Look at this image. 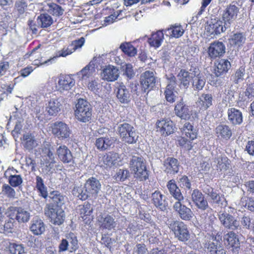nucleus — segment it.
Listing matches in <instances>:
<instances>
[{"mask_svg":"<svg viewBox=\"0 0 254 254\" xmlns=\"http://www.w3.org/2000/svg\"><path fill=\"white\" fill-rule=\"evenodd\" d=\"M8 220H6L4 227L6 230H11L14 227V223H26L30 218V213L24 208L20 206H10L8 207L5 213Z\"/></svg>","mask_w":254,"mask_h":254,"instance_id":"nucleus-1","label":"nucleus"},{"mask_svg":"<svg viewBox=\"0 0 254 254\" xmlns=\"http://www.w3.org/2000/svg\"><path fill=\"white\" fill-rule=\"evenodd\" d=\"M169 228L173 232L175 237L180 242L186 243L188 242L189 246L193 249L197 246L198 240L195 237L190 239V234L187 225L181 221H172L169 225Z\"/></svg>","mask_w":254,"mask_h":254,"instance_id":"nucleus-2","label":"nucleus"},{"mask_svg":"<svg viewBox=\"0 0 254 254\" xmlns=\"http://www.w3.org/2000/svg\"><path fill=\"white\" fill-rule=\"evenodd\" d=\"M180 129L184 136L178 139V144L182 148L190 151L193 147L192 141L197 138V131L189 122H186Z\"/></svg>","mask_w":254,"mask_h":254,"instance_id":"nucleus-3","label":"nucleus"},{"mask_svg":"<svg viewBox=\"0 0 254 254\" xmlns=\"http://www.w3.org/2000/svg\"><path fill=\"white\" fill-rule=\"evenodd\" d=\"M129 168L136 179L144 181L149 178V171L147 169L146 162L142 157L132 156L130 161Z\"/></svg>","mask_w":254,"mask_h":254,"instance_id":"nucleus-4","label":"nucleus"},{"mask_svg":"<svg viewBox=\"0 0 254 254\" xmlns=\"http://www.w3.org/2000/svg\"><path fill=\"white\" fill-rule=\"evenodd\" d=\"M45 214L55 225H61L64 221L65 214L62 207L54 204H47L44 210Z\"/></svg>","mask_w":254,"mask_h":254,"instance_id":"nucleus-5","label":"nucleus"},{"mask_svg":"<svg viewBox=\"0 0 254 254\" xmlns=\"http://www.w3.org/2000/svg\"><path fill=\"white\" fill-rule=\"evenodd\" d=\"M75 116L80 122L86 123L91 119L92 108L90 104L83 99H79L76 105Z\"/></svg>","mask_w":254,"mask_h":254,"instance_id":"nucleus-6","label":"nucleus"},{"mask_svg":"<svg viewBox=\"0 0 254 254\" xmlns=\"http://www.w3.org/2000/svg\"><path fill=\"white\" fill-rule=\"evenodd\" d=\"M51 128L53 134L60 140L69 138L71 134L68 126L62 121H57L52 124Z\"/></svg>","mask_w":254,"mask_h":254,"instance_id":"nucleus-7","label":"nucleus"},{"mask_svg":"<svg viewBox=\"0 0 254 254\" xmlns=\"http://www.w3.org/2000/svg\"><path fill=\"white\" fill-rule=\"evenodd\" d=\"M133 127L127 123H124L118 127V131L122 140L129 144L136 142L137 136Z\"/></svg>","mask_w":254,"mask_h":254,"instance_id":"nucleus-8","label":"nucleus"},{"mask_svg":"<svg viewBox=\"0 0 254 254\" xmlns=\"http://www.w3.org/2000/svg\"><path fill=\"white\" fill-rule=\"evenodd\" d=\"M229 27L218 18L211 19L206 23L205 30L208 36H216L224 32Z\"/></svg>","mask_w":254,"mask_h":254,"instance_id":"nucleus-9","label":"nucleus"},{"mask_svg":"<svg viewBox=\"0 0 254 254\" xmlns=\"http://www.w3.org/2000/svg\"><path fill=\"white\" fill-rule=\"evenodd\" d=\"M156 128L162 136H167L174 132L175 126L171 120L162 119L157 121Z\"/></svg>","mask_w":254,"mask_h":254,"instance_id":"nucleus-10","label":"nucleus"},{"mask_svg":"<svg viewBox=\"0 0 254 254\" xmlns=\"http://www.w3.org/2000/svg\"><path fill=\"white\" fill-rule=\"evenodd\" d=\"M239 11V8L235 4H230L227 5L222 14V19L224 23L229 27L237 18Z\"/></svg>","mask_w":254,"mask_h":254,"instance_id":"nucleus-11","label":"nucleus"},{"mask_svg":"<svg viewBox=\"0 0 254 254\" xmlns=\"http://www.w3.org/2000/svg\"><path fill=\"white\" fill-rule=\"evenodd\" d=\"M226 47L223 42L215 41L211 43L207 49L209 58L215 60L222 57L225 53Z\"/></svg>","mask_w":254,"mask_h":254,"instance_id":"nucleus-12","label":"nucleus"},{"mask_svg":"<svg viewBox=\"0 0 254 254\" xmlns=\"http://www.w3.org/2000/svg\"><path fill=\"white\" fill-rule=\"evenodd\" d=\"M140 82L143 92L151 90L156 82L153 72L149 70L144 72L140 76Z\"/></svg>","mask_w":254,"mask_h":254,"instance_id":"nucleus-13","label":"nucleus"},{"mask_svg":"<svg viewBox=\"0 0 254 254\" xmlns=\"http://www.w3.org/2000/svg\"><path fill=\"white\" fill-rule=\"evenodd\" d=\"M56 154L64 164L73 163L74 158L71 151L65 145H61L57 148Z\"/></svg>","mask_w":254,"mask_h":254,"instance_id":"nucleus-14","label":"nucleus"},{"mask_svg":"<svg viewBox=\"0 0 254 254\" xmlns=\"http://www.w3.org/2000/svg\"><path fill=\"white\" fill-rule=\"evenodd\" d=\"M213 101V98L211 94H202L195 102L199 113L204 112L209 108L212 105Z\"/></svg>","mask_w":254,"mask_h":254,"instance_id":"nucleus-15","label":"nucleus"},{"mask_svg":"<svg viewBox=\"0 0 254 254\" xmlns=\"http://www.w3.org/2000/svg\"><path fill=\"white\" fill-rule=\"evenodd\" d=\"M174 111L177 117L185 120H190L192 114V111L190 110L189 107L184 103L183 99L177 102Z\"/></svg>","mask_w":254,"mask_h":254,"instance_id":"nucleus-16","label":"nucleus"},{"mask_svg":"<svg viewBox=\"0 0 254 254\" xmlns=\"http://www.w3.org/2000/svg\"><path fill=\"white\" fill-rule=\"evenodd\" d=\"M17 172L13 167L8 168L4 173V177L8 181L9 184L13 188L20 186L23 183V179L20 175H15Z\"/></svg>","mask_w":254,"mask_h":254,"instance_id":"nucleus-17","label":"nucleus"},{"mask_svg":"<svg viewBox=\"0 0 254 254\" xmlns=\"http://www.w3.org/2000/svg\"><path fill=\"white\" fill-rule=\"evenodd\" d=\"M219 219L226 228L235 230L238 229L240 226L239 221L229 213L224 212L220 214Z\"/></svg>","mask_w":254,"mask_h":254,"instance_id":"nucleus-18","label":"nucleus"},{"mask_svg":"<svg viewBox=\"0 0 254 254\" xmlns=\"http://www.w3.org/2000/svg\"><path fill=\"white\" fill-rule=\"evenodd\" d=\"M173 208L182 220L189 221L191 220L193 216L192 210L186 205H183L181 201L175 202L173 205Z\"/></svg>","mask_w":254,"mask_h":254,"instance_id":"nucleus-19","label":"nucleus"},{"mask_svg":"<svg viewBox=\"0 0 254 254\" xmlns=\"http://www.w3.org/2000/svg\"><path fill=\"white\" fill-rule=\"evenodd\" d=\"M164 172L167 174L175 175L178 173L180 167L178 160L173 157H169L163 162Z\"/></svg>","mask_w":254,"mask_h":254,"instance_id":"nucleus-20","label":"nucleus"},{"mask_svg":"<svg viewBox=\"0 0 254 254\" xmlns=\"http://www.w3.org/2000/svg\"><path fill=\"white\" fill-rule=\"evenodd\" d=\"M115 91L120 102L123 104H127L129 102L131 95L130 91L123 83L118 84Z\"/></svg>","mask_w":254,"mask_h":254,"instance_id":"nucleus-21","label":"nucleus"},{"mask_svg":"<svg viewBox=\"0 0 254 254\" xmlns=\"http://www.w3.org/2000/svg\"><path fill=\"white\" fill-rule=\"evenodd\" d=\"M214 133L218 139L228 140L232 135V131L229 126L220 124L215 127Z\"/></svg>","mask_w":254,"mask_h":254,"instance_id":"nucleus-22","label":"nucleus"},{"mask_svg":"<svg viewBox=\"0 0 254 254\" xmlns=\"http://www.w3.org/2000/svg\"><path fill=\"white\" fill-rule=\"evenodd\" d=\"M194 74L186 69H181L177 75L180 87L188 89L194 77Z\"/></svg>","mask_w":254,"mask_h":254,"instance_id":"nucleus-23","label":"nucleus"},{"mask_svg":"<svg viewBox=\"0 0 254 254\" xmlns=\"http://www.w3.org/2000/svg\"><path fill=\"white\" fill-rule=\"evenodd\" d=\"M78 214L82 220L87 224L92 220V214L93 209L92 205L88 202H85L78 206Z\"/></svg>","mask_w":254,"mask_h":254,"instance_id":"nucleus-24","label":"nucleus"},{"mask_svg":"<svg viewBox=\"0 0 254 254\" xmlns=\"http://www.w3.org/2000/svg\"><path fill=\"white\" fill-rule=\"evenodd\" d=\"M231 66V63L228 60H218L215 63L214 73L217 77L221 76L226 74Z\"/></svg>","mask_w":254,"mask_h":254,"instance_id":"nucleus-25","label":"nucleus"},{"mask_svg":"<svg viewBox=\"0 0 254 254\" xmlns=\"http://www.w3.org/2000/svg\"><path fill=\"white\" fill-rule=\"evenodd\" d=\"M29 229L33 235L39 236L45 232V224L40 218L36 216L31 221Z\"/></svg>","mask_w":254,"mask_h":254,"instance_id":"nucleus-26","label":"nucleus"},{"mask_svg":"<svg viewBox=\"0 0 254 254\" xmlns=\"http://www.w3.org/2000/svg\"><path fill=\"white\" fill-rule=\"evenodd\" d=\"M193 202L197 207L202 210H205L208 207L207 200L201 191L194 190L191 194Z\"/></svg>","mask_w":254,"mask_h":254,"instance_id":"nucleus-27","label":"nucleus"},{"mask_svg":"<svg viewBox=\"0 0 254 254\" xmlns=\"http://www.w3.org/2000/svg\"><path fill=\"white\" fill-rule=\"evenodd\" d=\"M84 188L91 194L92 197L95 196L101 189V184L96 178L92 177L86 181Z\"/></svg>","mask_w":254,"mask_h":254,"instance_id":"nucleus-28","label":"nucleus"},{"mask_svg":"<svg viewBox=\"0 0 254 254\" xmlns=\"http://www.w3.org/2000/svg\"><path fill=\"white\" fill-rule=\"evenodd\" d=\"M164 34V30H159L153 32L147 39L149 46L155 49L159 48L163 42Z\"/></svg>","mask_w":254,"mask_h":254,"instance_id":"nucleus-29","label":"nucleus"},{"mask_svg":"<svg viewBox=\"0 0 254 254\" xmlns=\"http://www.w3.org/2000/svg\"><path fill=\"white\" fill-rule=\"evenodd\" d=\"M102 74L104 80L114 81L116 80L119 77V69L113 65H108L103 69Z\"/></svg>","mask_w":254,"mask_h":254,"instance_id":"nucleus-30","label":"nucleus"},{"mask_svg":"<svg viewBox=\"0 0 254 254\" xmlns=\"http://www.w3.org/2000/svg\"><path fill=\"white\" fill-rule=\"evenodd\" d=\"M164 31L166 36L175 38L181 37L185 32L183 27L178 24L171 25L169 28L164 29Z\"/></svg>","mask_w":254,"mask_h":254,"instance_id":"nucleus-31","label":"nucleus"},{"mask_svg":"<svg viewBox=\"0 0 254 254\" xmlns=\"http://www.w3.org/2000/svg\"><path fill=\"white\" fill-rule=\"evenodd\" d=\"M98 221L101 224V227L104 229L111 230L116 226L114 218L109 214L100 216Z\"/></svg>","mask_w":254,"mask_h":254,"instance_id":"nucleus-32","label":"nucleus"},{"mask_svg":"<svg viewBox=\"0 0 254 254\" xmlns=\"http://www.w3.org/2000/svg\"><path fill=\"white\" fill-rule=\"evenodd\" d=\"M62 99L60 98H52L48 102L47 111L50 115L56 116L61 111Z\"/></svg>","mask_w":254,"mask_h":254,"instance_id":"nucleus-33","label":"nucleus"},{"mask_svg":"<svg viewBox=\"0 0 254 254\" xmlns=\"http://www.w3.org/2000/svg\"><path fill=\"white\" fill-rule=\"evenodd\" d=\"M167 187L170 194L177 201L183 200L184 196L174 180H170L167 183Z\"/></svg>","mask_w":254,"mask_h":254,"instance_id":"nucleus-34","label":"nucleus"},{"mask_svg":"<svg viewBox=\"0 0 254 254\" xmlns=\"http://www.w3.org/2000/svg\"><path fill=\"white\" fill-rule=\"evenodd\" d=\"M225 244L229 248H237L240 247V242L238 235L234 232L230 231L224 236Z\"/></svg>","mask_w":254,"mask_h":254,"instance_id":"nucleus-35","label":"nucleus"},{"mask_svg":"<svg viewBox=\"0 0 254 254\" xmlns=\"http://www.w3.org/2000/svg\"><path fill=\"white\" fill-rule=\"evenodd\" d=\"M75 82L74 79L68 75L61 76L58 81L59 90H68L74 85Z\"/></svg>","mask_w":254,"mask_h":254,"instance_id":"nucleus-36","label":"nucleus"},{"mask_svg":"<svg viewBox=\"0 0 254 254\" xmlns=\"http://www.w3.org/2000/svg\"><path fill=\"white\" fill-rule=\"evenodd\" d=\"M246 41V37L242 32L233 34L228 39L229 44L232 47H240L243 45Z\"/></svg>","mask_w":254,"mask_h":254,"instance_id":"nucleus-37","label":"nucleus"},{"mask_svg":"<svg viewBox=\"0 0 254 254\" xmlns=\"http://www.w3.org/2000/svg\"><path fill=\"white\" fill-rule=\"evenodd\" d=\"M228 119L234 125H239L243 122L242 113L235 108H230L228 110Z\"/></svg>","mask_w":254,"mask_h":254,"instance_id":"nucleus-38","label":"nucleus"},{"mask_svg":"<svg viewBox=\"0 0 254 254\" xmlns=\"http://www.w3.org/2000/svg\"><path fill=\"white\" fill-rule=\"evenodd\" d=\"M46 7L48 13L54 17H60L64 11L61 6L53 2L48 3Z\"/></svg>","mask_w":254,"mask_h":254,"instance_id":"nucleus-39","label":"nucleus"},{"mask_svg":"<svg viewBox=\"0 0 254 254\" xmlns=\"http://www.w3.org/2000/svg\"><path fill=\"white\" fill-rule=\"evenodd\" d=\"M35 184V189L39 193V195L44 198H46L48 196V193L47 188L44 184L43 179L39 176H36Z\"/></svg>","mask_w":254,"mask_h":254,"instance_id":"nucleus-40","label":"nucleus"},{"mask_svg":"<svg viewBox=\"0 0 254 254\" xmlns=\"http://www.w3.org/2000/svg\"><path fill=\"white\" fill-rule=\"evenodd\" d=\"M22 140L24 147L28 150L33 149L37 145L34 136L30 133L23 134Z\"/></svg>","mask_w":254,"mask_h":254,"instance_id":"nucleus-41","label":"nucleus"},{"mask_svg":"<svg viewBox=\"0 0 254 254\" xmlns=\"http://www.w3.org/2000/svg\"><path fill=\"white\" fill-rule=\"evenodd\" d=\"M113 141L108 137H99L96 140L95 146L99 150L104 151L110 148Z\"/></svg>","mask_w":254,"mask_h":254,"instance_id":"nucleus-42","label":"nucleus"},{"mask_svg":"<svg viewBox=\"0 0 254 254\" xmlns=\"http://www.w3.org/2000/svg\"><path fill=\"white\" fill-rule=\"evenodd\" d=\"M37 23L42 28L50 26L53 23L51 16L47 13L41 14L37 18Z\"/></svg>","mask_w":254,"mask_h":254,"instance_id":"nucleus-43","label":"nucleus"},{"mask_svg":"<svg viewBox=\"0 0 254 254\" xmlns=\"http://www.w3.org/2000/svg\"><path fill=\"white\" fill-rule=\"evenodd\" d=\"M192 85L195 90H201L205 84V79L200 74H194V77L192 79Z\"/></svg>","mask_w":254,"mask_h":254,"instance_id":"nucleus-44","label":"nucleus"},{"mask_svg":"<svg viewBox=\"0 0 254 254\" xmlns=\"http://www.w3.org/2000/svg\"><path fill=\"white\" fill-rule=\"evenodd\" d=\"M120 48L123 53L129 57H134L136 55L137 49L131 43L125 42L122 43Z\"/></svg>","mask_w":254,"mask_h":254,"instance_id":"nucleus-45","label":"nucleus"},{"mask_svg":"<svg viewBox=\"0 0 254 254\" xmlns=\"http://www.w3.org/2000/svg\"><path fill=\"white\" fill-rule=\"evenodd\" d=\"M118 158V153L109 152L104 155L103 160L104 164L111 167L116 163Z\"/></svg>","mask_w":254,"mask_h":254,"instance_id":"nucleus-46","label":"nucleus"},{"mask_svg":"<svg viewBox=\"0 0 254 254\" xmlns=\"http://www.w3.org/2000/svg\"><path fill=\"white\" fill-rule=\"evenodd\" d=\"M163 197L164 196L161 192L159 190H156L151 194L152 202L156 207L161 209L163 208L164 201Z\"/></svg>","mask_w":254,"mask_h":254,"instance_id":"nucleus-47","label":"nucleus"},{"mask_svg":"<svg viewBox=\"0 0 254 254\" xmlns=\"http://www.w3.org/2000/svg\"><path fill=\"white\" fill-rule=\"evenodd\" d=\"M7 249L10 254H24L25 253V248L24 245L21 244L9 243Z\"/></svg>","mask_w":254,"mask_h":254,"instance_id":"nucleus-48","label":"nucleus"},{"mask_svg":"<svg viewBox=\"0 0 254 254\" xmlns=\"http://www.w3.org/2000/svg\"><path fill=\"white\" fill-rule=\"evenodd\" d=\"M66 240L70 245V252H75L78 248V241L76 235L72 232H70L66 235Z\"/></svg>","mask_w":254,"mask_h":254,"instance_id":"nucleus-49","label":"nucleus"},{"mask_svg":"<svg viewBox=\"0 0 254 254\" xmlns=\"http://www.w3.org/2000/svg\"><path fill=\"white\" fill-rule=\"evenodd\" d=\"M177 91L175 88L166 87L164 91L165 99L168 102L173 103L176 101Z\"/></svg>","mask_w":254,"mask_h":254,"instance_id":"nucleus-50","label":"nucleus"},{"mask_svg":"<svg viewBox=\"0 0 254 254\" xmlns=\"http://www.w3.org/2000/svg\"><path fill=\"white\" fill-rule=\"evenodd\" d=\"M123 12L122 10H118L114 11L113 13L105 17L104 20L105 24L109 25L113 23L116 19H121L123 18L122 13Z\"/></svg>","mask_w":254,"mask_h":254,"instance_id":"nucleus-51","label":"nucleus"},{"mask_svg":"<svg viewBox=\"0 0 254 254\" xmlns=\"http://www.w3.org/2000/svg\"><path fill=\"white\" fill-rule=\"evenodd\" d=\"M2 193L8 198H13L15 196V191L9 184H4L1 188Z\"/></svg>","mask_w":254,"mask_h":254,"instance_id":"nucleus-52","label":"nucleus"},{"mask_svg":"<svg viewBox=\"0 0 254 254\" xmlns=\"http://www.w3.org/2000/svg\"><path fill=\"white\" fill-rule=\"evenodd\" d=\"M91 65L89 64L86 65L78 73V75H81L82 80L88 78L92 74L93 71Z\"/></svg>","mask_w":254,"mask_h":254,"instance_id":"nucleus-53","label":"nucleus"},{"mask_svg":"<svg viewBox=\"0 0 254 254\" xmlns=\"http://www.w3.org/2000/svg\"><path fill=\"white\" fill-rule=\"evenodd\" d=\"M244 94L248 100L254 99V82L247 85Z\"/></svg>","mask_w":254,"mask_h":254,"instance_id":"nucleus-54","label":"nucleus"},{"mask_svg":"<svg viewBox=\"0 0 254 254\" xmlns=\"http://www.w3.org/2000/svg\"><path fill=\"white\" fill-rule=\"evenodd\" d=\"M208 195L210 197L213 202L214 203L219 204L224 199L223 195L220 194L216 190H213V189L211 190V191L208 193Z\"/></svg>","mask_w":254,"mask_h":254,"instance_id":"nucleus-55","label":"nucleus"},{"mask_svg":"<svg viewBox=\"0 0 254 254\" xmlns=\"http://www.w3.org/2000/svg\"><path fill=\"white\" fill-rule=\"evenodd\" d=\"M245 73V70L244 67L241 66L235 72L234 75L233 76V81L238 84L243 80V76Z\"/></svg>","mask_w":254,"mask_h":254,"instance_id":"nucleus-56","label":"nucleus"},{"mask_svg":"<svg viewBox=\"0 0 254 254\" xmlns=\"http://www.w3.org/2000/svg\"><path fill=\"white\" fill-rule=\"evenodd\" d=\"M129 177V172L127 169H119L117 172L115 178L117 180L123 182Z\"/></svg>","mask_w":254,"mask_h":254,"instance_id":"nucleus-57","label":"nucleus"},{"mask_svg":"<svg viewBox=\"0 0 254 254\" xmlns=\"http://www.w3.org/2000/svg\"><path fill=\"white\" fill-rule=\"evenodd\" d=\"M77 192H78L77 197L82 200H85L88 197H92L91 194L88 193L85 188L84 189L78 188Z\"/></svg>","mask_w":254,"mask_h":254,"instance_id":"nucleus-58","label":"nucleus"},{"mask_svg":"<svg viewBox=\"0 0 254 254\" xmlns=\"http://www.w3.org/2000/svg\"><path fill=\"white\" fill-rule=\"evenodd\" d=\"M50 198L53 202L57 205L61 203L63 196L57 191H53L51 192Z\"/></svg>","mask_w":254,"mask_h":254,"instance_id":"nucleus-59","label":"nucleus"},{"mask_svg":"<svg viewBox=\"0 0 254 254\" xmlns=\"http://www.w3.org/2000/svg\"><path fill=\"white\" fill-rule=\"evenodd\" d=\"M245 201H242L243 205L251 211L254 212V197H246Z\"/></svg>","mask_w":254,"mask_h":254,"instance_id":"nucleus-60","label":"nucleus"},{"mask_svg":"<svg viewBox=\"0 0 254 254\" xmlns=\"http://www.w3.org/2000/svg\"><path fill=\"white\" fill-rule=\"evenodd\" d=\"M84 43L85 39L84 37H81L78 40L73 41L71 44V46L73 47L72 50L74 52L77 49L81 48Z\"/></svg>","mask_w":254,"mask_h":254,"instance_id":"nucleus-61","label":"nucleus"},{"mask_svg":"<svg viewBox=\"0 0 254 254\" xmlns=\"http://www.w3.org/2000/svg\"><path fill=\"white\" fill-rule=\"evenodd\" d=\"M245 150L250 155H254V138L248 141Z\"/></svg>","mask_w":254,"mask_h":254,"instance_id":"nucleus-62","label":"nucleus"},{"mask_svg":"<svg viewBox=\"0 0 254 254\" xmlns=\"http://www.w3.org/2000/svg\"><path fill=\"white\" fill-rule=\"evenodd\" d=\"M27 7V3L25 1L20 0L15 3V7L20 13H22Z\"/></svg>","mask_w":254,"mask_h":254,"instance_id":"nucleus-63","label":"nucleus"},{"mask_svg":"<svg viewBox=\"0 0 254 254\" xmlns=\"http://www.w3.org/2000/svg\"><path fill=\"white\" fill-rule=\"evenodd\" d=\"M207 245V249L211 254H215L218 249V247L214 242H208Z\"/></svg>","mask_w":254,"mask_h":254,"instance_id":"nucleus-64","label":"nucleus"}]
</instances>
